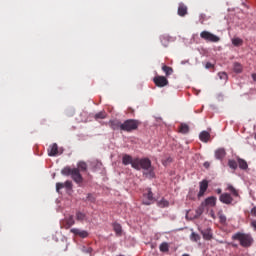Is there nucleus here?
I'll return each mask as SVG.
<instances>
[{
	"label": "nucleus",
	"mask_w": 256,
	"mask_h": 256,
	"mask_svg": "<svg viewBox=\"0 0 256 256\" xmlns=\"http://www.w3.org/2000/svg\"><path fill=\"white\" fill-rule=\"evenodd\" d=\"M218 76L220 77V79L227 81V73L225 72H219Z\"/></svg>",
	"instance_id": "nucleus-40"
},
{
	"label": "nucleus",
	"mask_w": 256,
	"mask_h": 256,
	"mask_svg": "<svg viewBox=\"0 0 256 256\" xmlns=\"http://www.w3.org/2000/svg\"><path fill=\"white\" fill-rule=\"evenodd\" d=\"M64 188H65V184L64 183H61V182L56 183V191H57V193H59V191H61V189H64Z\"/></svg>",
	"instance_id": "nucleus-38"
},
{
	"label": "nucleus",
	"mask_w": 256,
	"mask_h": 256,
	"mask_svg": "<svg viewBox=\"0 0 256 256\" xmlns=\"http://www.w3.org/2000/svg\"><path fill=\"white\" fill-rule=\"evenodd\" d=\"M159 249L162 253H167V251H169V244L167 242H163L160 244Z\"/></svg>",
	"instance_id": "nucleus-28"
},
{
	"label": "nucleus",
	"mask_w": 256,
	"mask_h": 256,
	"mask_svg": "<svg viewBox=\"0 0 256 256\" xmlns=\"http://www.w3.org/2000/svg\"><path fill=\"white\" fill-rule=\"evenodd\" d=\"M232 44L234 45V47H241V45H243V39L233 38L232 39Z\"/></svg>",
	"instance_id": "nucleus-26"
},
{
	"label": "nucleus",
	"mask_w": 256,
	"mask_h": 256,
	"mask_svg": "<svg viewBox=\"0 0 256 256\" xmlns=\"http://www.w3.org/2000/svg\"><path fill=\"white\" fill-rule=\"evenodd\" d=\"M113 229H114L116 235H121V233H122L121 224H119V223H114V224H113Z\"/></svg>",
	"instance_id": "nucleus-27"
},
{
	"label": "nucleus",
	"mask_w": 256,
	"mask_h": 256,
	"mask_svg": "<svg viewBox=\"0 0 256 256\" xmlns=\"http://www.w3.org/2000/svg\"><path fill=\"white\" fill-rule=\"evenodd\" d=\"M208 188H209V182L207 180L201 181L198 197H203V195H205V191H207Z\"/></svg>",
	"instance_id": "nucleus-13"
},
{
	"label": "nucleus",
	"mask_w": 256,
	"mask_h": 256,
	"mask_svg": "<svg viewBox=\"0 0 256 256\" xmlns=\"http://www.w3.org/2000/svg\"><path fill=\"white\" fill-rule=\"evenodd\" d=\"M159 207H167L169 205V201L162 199L161 201L158 202Z\"/></svg>",
	"instance_id": "nucleus-37"
},
{
	"label": "nucleus",
	"mask_w": 256,
	"mask_h": 256,
	"mask_svg": "<svg viewBox=\"0 0 256 256\" xmlns=\"http://www.w3.org/2000/svg\"><path fill=\"white\" fill-rule=\"evenodd\" d=\"M122 163H123V165H132V167H133V163H135V159H133V157H131V155L125 154L122 158Z\"/></svg>",
	"instance_id": "nucleus-15"
},
{
	"label": "nucleus",
	"mask_w": 256,
	"mask_h": 256,
	"mask_svg": "<svg viewBox=\"0 0 256 256\" xmlns=\"http://www.w3.org/2000/svg\"><path fill=\"white\" fill-rule=\"evenodd\" d=\"M82 251H83V253H88L89 255H91V253H93V248H91V247H83Z\"/></svg>",
	"instance_id": "nucleus-39"
},
{
	"label": "nucleus",
	"mask_w": 256,
	"mask_h": 256,
	"mask_svg": "<svg viewBox=\"0 0 256 256\" xmlns=\"http://www.w3.org/2000/svg\"><path fill=\"white\" fill-rule=\"evenodd\" d=\"M228 166L230 167V169H233L235 171V169H237V167H239V164L235 160H229Z\"/></svg>",
	"instance_id": "nucleus-31"
},
{
	"label": "nucleus",
	"mask_w": 256,
	"mask_h": 256,
	"mask_svg": "<svg viewBox=\"0 0 256 256\" xmlns=\"http://www.w3.org/2000/svg\"><path fill=\"white\" fill-rule=\"evenodd\" d=\"M200 141L207 143L211 139V134L207 131H202L199 135Z\"/></svg>",
	"instance_id": "nucleus-17"
},
{
	"label": "nucleus",
	"mask_w": 256,
	"mask_h": 256,
	"mask_svg": "<svg viewBox=\"0 0 256 256\" xmlns=\"http://www.w3.org/2000/svg\"><path fill=\"white\" fill-rule=\"evenodd\" d=\"M62 175H65L66 177H69V175H72L73 169L71 167H64L61 170Z\"/></svg>",
	"instance_id": "nucleus-25"
},
{
	"label": "nucleus",
	"mask_w": 256,
	"mask_h": 256,
	"mask_svg": "<svg viewBox=\"0 0 256 256\" xmlns=\"http://www.w3.org/2000/svg\"><path fill=\"white\" fill-rule=\"evenodd\" d=\"M216 193H217L218 195H221V193H223V190H221V188H218V189H216Z\"/></svg>",
	"instance_id": "nucleus-47"
},
{
	"label": "nucleus",
	"mask_w": 256,
	"mask_h": 256,
	"mask_svg": "<svg viewBox=\"0 0 256 256\" xmlns=\"http://www.w3.org/2000/svg\"><path fill=\"white\" fill-rule=\"evenodd\" d=\"M106 118H107V112H105V111H100V112L96 113L94 116V119L96 121H98V119H106Z\"/></svg>",
	"instance_id": "nucleus-24"
},
{
	"label": "nucleus",
	"mask_w": 256,
	"mask_h": 256,
	"mask_svg": "<svg viewBox=\"0 0 256 256\" xmlns=\"http://www.w3.org/2000/svg\"><path fill=\"white\" fill-rule=\"evenodd\" d=\"M201 39H204V41H208V43H219L221 41V38L209 31H202L200 33Z\"/></svg>",
	"instance_id": "nucleus-4"
},
{
	"label": "nucleus",
	"mask_w": 256,
	"mask_h": 256,
	"mask_svg": "<svg viewBox=\"0 0 256 256\" xmlns=\"http://www.w3.org/2000/svg\"><path fill=\"white\" fill-rule=\"evenodd\" d=\"M237 161L240 169H242L243 171L249 169V164H247V161L241 158H238Z\"/></svg>",
	"instance_id": "nucleus-19"
},
{
	"label": "nucleus",
	"mask_w": 256,
	"mask_h": 256,
	"mask_svg": "<svg viewBox=\"0 0 256 256\" xmlns=\"http://www.w3.org/2000/svg\"><path fill=\"white\" fill-rule=\"evenodd\" d=\"M210 166H211V164H210L209 162H205V163H204L205 169H209Z\"/></svg>",
	"instance_id": "nucleus-46"
},
{
	"label": "nucleus",
	"mask_w": 256,
	"mask_h": 256,
	"mask_svg": "<svg viewBox=\"0 0 256 256\" xmlns=\"http://www.w3.org/2000/svg\"><path fill=\"white\" fill-rule=\"evenodd\" d=\"M233 241H239L241 247L248 248L253 245V236L251 234L238 232L232 236Z\"/></svg>",
	"instance_id": "nucleus-2"
},
{
	"label": "nucleus",
	"mask_w": 256,
	"mask_h": 256,
	"mask_svg": "<svg viewBox=\"0 0 256 256\" xmlns=\"http://www.w3.org/2000/svg\"><path fill=\"white\" fill-rule=\"evenodd\" d=\"M173 158L172 157H168L166 160H163L162 163L163 165H167L168 163H172Z\"/></svg>",
	"instance_id": "nucleus-42"
},
{
	"label": "nucleus",
	"mask_w": 256,
	"mask_h": 256,
	"mask_svg": "<svg viewBox=\"0 0 256 256\" xmlns=\"http://www.w3.org/2000/svg\"><path fill=\"white\" fill-rule=\"evenodd\" d=\"M202 236L206 241H211V239H213V232L211 231V228L203 230Z\"/></svg>",
	"instance_id": "nucleus-16"
},
{
	"label": "nucleus",
	"mask_w": 256,
	"mask_h": 256,
	"mask_svg": "<svg viewBox=\"0 0 256 256\" xmlns=\"http://www.w3.org/2000/svg\"><path fill=\"white\" fill-rule=\"evenodd\" d=\"M153 82L156 87H167L169 85V80L165 76H156L153 78Z\"/></svg>",
	"instance_id": "nucleus-7"
},
{
	"label": "nucleus",
	"mask_w": 256,
	"mask_h": 256,
	"mask_svg": "<svg viewBox=\"0 0 256 256\" xmlns=\"http://www.w3.org/2000/svg\"><path fill=\"white\" fill-rule=\"evenodd\" d=\"M234 73H242L243 72V65L241 63L235 62L233 65Z\"/></svg>",
	"instance_id": "nucleus-23"
},
{
	"label": "nucleus",
	"mask_w": 256,
	"mask_h": 256,
	"mask_svg": "<svg viewBox=\"0 0 256 256\" xmlns=\"http://www.w3.org/2000/svg\"><path fill=\"white\" fill-rule=\"evenodd\" d=\"M225 155H227V153L225 152V150L223 148L217 149L215 151L216 159H223L225 157Z\"/></svg>",
	"instance_id": "nucleus-20"
},
{
	"label": "nucleus",
	"mask_w": 256,
	"mask_h": 256,
	"mask_svg": "<svg viewBox=\"0 0 256 256\" xmlns=\"http://www.w3.org/2000/svg\"><path fill=\"white\" fill-rule=\"evenodd\" d=\"M160 41L164 47H169V36H161Z\"/></svg>",
	"instance_id": "nucleus-29"
},
{
	"label": "nucleus",
	"mask_w": 256,
	"mask_h": 256,
	"mask_svg": "<svg viewBox=\"0 0 256 256\" xmlns=\"http://www.w3.org/2000/svg\"><path fill=\"white\" fill-rule=\"evenodd\" d=\"M251 227H253L254 231H256V220H253L251 223H250Z\"/></svg>",
	"instance_id": "nucleus-44"
},
{
	"label": "nucleus",
	"mask_w": 256,
	"mask_h": 256,
	"mask_svg": "<svg viewBox=\"0 0 256 256\" xmlns=\"http://www.w3.org/2000/svg\"><path fill=\"white\" fill-rule=\"evenodd\" d=\"M178 15L179 17H185V15H187V7L185 6V4H179Z\"/></svg>",
	"instance_id": "nucleus-18"
},
{
	"label": "nucleus",
	"mask_w": 256,
	"mask_h": 256,
	"mask_svg": "<svg viewBox=\"0 0 256 256\" xmlns=\"http://www.w3.org/2000/svg\"><path fill=\"white\" fill-rule=\"evenodd\" d=\"M70 176L71 179H73V182L77 183V185H81V183H83V176L81 175V172L78 168H73L72 174Z\"/></svg>",
	"instance_id": "nucleus-8"
},
{
	"label": "nucleus",
	"mask_w": 256,
	"mask_h": 256,
	"mask_svg": "<svg viewBox=\"0 0 256 256\" xmlns=\"http://www.w3.org/2000/svg\"><path fill=\"white\" fill-rule=\"evenodd\" d=\"M205 67L206 69H213V65L210 62H207Z\"/></svg>",
	"instance_id": "nucleus-43"
},
{
	"label": "nucleus",
	"mask_w": 256,
	"mask_h": 256,
	"mask_svg": "<svg viewBox=\"0 0 256 256\" xmlns=\"http://www.w3.org/2000/svg\"><path fill=\"white\" fill-rule=\"evenodd\" d=\"M162 71L165 73L166 77H169V75H173V68L167 65L162 66Z\"/></svg>",
	"instance_id": "nucleus-22"
},
{
	"label": "nucleus",
	"mask_w": 256,
	"mask_h": 256,
	"mask_svg": "<svg viewBox=\"0 0 256 256\" xmlns=\"http://www.w3.org/2000/svg\"><path fill=\"white\" fill-rule=\"evenodd\" d=\"M180 133L186 134L189 133V125L187 124H181L180 125V129H179Z\"/></svg>",
	"instance_id": "nucleus-30"
},
{
	"label": "nucleus",
	"mask_w": 256,
	"mask_h": 256,
	"mask_svg": "<svg viewBox=\"0 0 256 256\" xmlns=\"http://www.w3.org/2000/svg\"><path fill=\"white\" fill-rule=\"evenodd\" d=\"M251 215H253L254 217H256V207L251 209Z\"/></svg>",
	"instance_id": "nucleus-45"
},
{
	"label": "nucleus",
	"mask_w": 256,
	"mask_h": 256,
	"mask_svg": "<svg viewBox=\"0 0 256 256\" xmlns=\"http://www.w3.org/2000/svg\"><path fill=\"white\" fill-rule=\"evenodd\" d=\"M218 217H219L220 223L222 224L227 223V216L223 214V211L218 212Z\"/></svg>",
	"instance_id": "nucleus-32"
},
{
	"label": "nucleus",
	"mask_w": 256,
	"mask_h": 256,
	"mask_svg": "<svg viewBox=\"0 0 256 256\" xmlns=\"http://www.w3.org/2000/svg\"><path fill=\"white\" fill-rule=\"evenodd\" d=\"M77 169H79V171H87V163H85V162H80L79 164H78V168Z\"/></svg>",
	"instance_id": "nucleus-35"
},
{
	"label": "nucleus",
	"mask_w": 256,
	"mask_h": 256,
	"mask_svg": "<svg viewBox=\"0 0 256 256\" xmlns=\"http://www.w3.org/2000/svg\"><path fill=\"white\" fill-rule=\"evenodd\" d=\"M227 191H230L232 193L233 197H239V191L233 187L231 184H227Z\"/></svg>",
	"instance_id": "nucleus-21"
},
{
	"label": "nucleus",
	"mask_w": 256,
	"mask_h": 256,
	"mask_svg": "<svg viewBox=\"0 0 256 256\" xmlns=\"http://www.w3.org/2000/svg\"><path fill=\"white\" fill-rule=\"evenodd\" d=\"M215 205H217V197L215 196H210L202 202V207H215Z\"/></svg>",
	"instance_id": "nucleus-11"
},
{
	"label": "nucleus",
	"mask_w": 256,
	"mask_h": 256,
	"mask_svg": "<svg viewBox=\"0 0 256 256\" xmlns=\"http://www.w3.org/2000/svg\"><path fill=\"white\" fill-rule=\"evenodd\" d=\"M210 217H212V219H215V212L211 211L210 212Z\"/></svg>",
	"instance_id": "nucleus-48"
},
{
	"label": "nucleus",
	"mask_w": 256,
	"mask_h": 256,
	"mask_svg": "<svg viewBox=\"0 0 256 256\" xmlns=\"http://www.w3.org/2000/svg\"><path fill=\"white\" fill-rule=\"evenodd\" d=\"M191 241H194L195 243H197V241L201 240V236H199V234L193 232L190 236Z\"/></svg>",
	"instance_id": "nucleus-34"
},
{
	"label": "nucleus",
	"mask_w": 256,
	"mask_h": 256,
	"mask_svg": "<svg viewBox=\"0 0 256 256\" xmlns=\"http://www.w3.org/2000/svg\"><path fill=\"white\" fill-rule=\"evenodd\" d=\"M109 126L113 131H121V126H123V123H121L119 120H110Z\"/></svg>",
	"instance_id": "nucleus-14"
},
{
	"label": "nucleus",
	"mask_w": 256,
	"mask_h": 256,
	"mask_svg": "<svg viewBox=\"0 0 256 256\" xmlns=\"http://www.w3.org/2000/svg\"><path fill=\"white\" fill-rule=\"evenodd\" d=\"M64 187H66V189H71L73 187V183L71 181L67 180L64 183Z\"/></svg>",
	"instance_id": "nucleus-41"
},
{
	"label": "nucleus",
	"mask_w": 256,
	"mask_h": 256,
	"mask_svg": "<svg viewBox=\"0 0 256 256\" xmlns=\"http://www.w3.org/2000/svg\"><path fill=\"white\" fill-rule=\"evenodd\" d=\"M86 215H85V213H82V212H77L76 213V220L77 221H85V219H86Z\"/></svg>",
	"instance_id": "nucleus-33"
},
{
	"label": "nucleus",
	"mask_w": 256,
	"mask_h": 256,
	"mask_svg": "<svg viewBox=\"0 0 256 256\" xmlns=\"http://www.w3.org/2000/svg\"><path fill=\"white\" fill-rule=\"evenodd\" d=\"M252 78L254 81H256V74H252Z\"/></svg>",
	"instance_id": "nucleus-49"
},
{
	"label": "nucleus",
	"mask_w": 256,
	"mask_h": 256,
	"mask_svg": "<svg viewBox=\"0 0 256 256\" xmlns=\"http://www.w3.org/2000/svg\"><path fill=\"white\" fill-rule=\"evenodd\" d=\"M70 233H73V235H77L78 237H81V239H87V237H89V232L78 229V228H72L70 230Z\"/></svg>",
	"instance_id": "nucleus-10"
},
{
	"label": "nucleus",
	"mask_w": 256,
	"mask_h": 256,
	"mask_svg": "<svg viewBox=\"0 0 256 256\" xmlns=\"http://www.w3.org/2000/svg\"><path fill=\"white\" fill-rule=\"evenodd\" d=\"M155 202V198L153 197V192L151 191V188L147 189V193L143 194V205H153Z\"/></svg>",
	"instance_id": "nucleus-5"
},
{
	"label": "nucleus",
	"mask_w": 256,
	"mask_h": 256,
	"mask_svg": "<svg viewBox=\"0 0 256 256\" xmlns=\"http://www.w3.org/2000/svg\"><path fill=\"white\" fill-rule=\"evenodd\" d=\"M129 109H130V113H134L135 110H133V109H131V108H129Z\"/></svg>",
	"instance_id": "nucleus-50"
},
{
	"label": "nucleus",
	"mask_w": 256,
	"mask_h": 256,
	"mask_svg": "<svg viewBox=\"0 0 256 256\" xmlns=\"http://www.w3.org/2000/svg\"><path fill=\"white\" fill-rule=\"evenodd\" d=\"M58 153H59V146L57 145V143H54L49 146L48 148L49 157H55V155H58Z\"/></svg>",
	"instance_id": "nucleus-12"
},
{
	"label": "nucleus",
	"mask_w": 256,
	"mask_h": 256,
	"mask_svg": "<svg viewBox=\"0 0 256 256\" xmlns=\"http://www.w3.org/2000/svg\"><path fill=\"white\" fill-rule=\"evenodd\" d=\"M75 225V218L73 215L65 216V218L61 221L62 229H71Z\"/></svg>",
	"instance_id": "nucleus-6"
},
{
	"label": "nucleus",
	"mask_w": 256,
	"mask_h": 256,
	"mask_svg": "<svg viewBox=\"0 0 256 256\" xmlns=\"http://www.w3.org/2000/svg\"><path fill=\"white\" fill-rule=\"evenodd\" d=\"M204 207L205 206L201 204V206L196 210V217H201V215H203Z\"/></svg>",
	"instance_id": "nucleus-36"
},
{
	"label": "nucleus",
	"mask_w": 256,
	"mask_h": 256,
	"mask_svg": "<svg viewBox=\"0 0 256 256\" xmlns=\"http://www.w3.org/2000/svg\"><path fill=\"white\" fill-rule=\"evenodd\" d=\"M133 169H136L137 171H141V169H143L144 175L145 177H148V179H153V177H155V170L153 169L149 158H135L133 162Z\"/></svg>",
	"instance_id": "nucleus-1"
},
{
	"label": "nucleus",
	"mask_w": 256,
	"mask_h": 256,
	"mask_svg": "<svg viewBox=\"0 0 256 256\" xmlns=\"http://www.w3.org/2000/svg\"><path fill=\"white\" fill-rule=\"evenodd\" d=\"M141 122L136 119H128L122 123L121 131H126V133H131V131H137Z\"/></svg>",
	"instance_id": "nucleus-3"
},
{
	"label": "nucleus",
	"mask_w": 256,
	"mask_h": 256,
	"mask_svg": "<svg viewBox=\"0 0 256 256\" xmlns=\"http://www.w3.org/2000/svg\"><path fill=\"white\" fill-rule=\"evenodd\" d=\"M219 201L224 205H231L233 203V197L229 193H223L219 197Z\"/></svg>",
	"instance_id": "nucleus-9"
}]
</instances>
